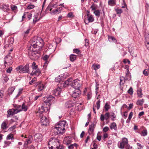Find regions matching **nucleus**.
<instances>
[{"mask_svg": "<svg viewBox=\"0 0 149 149\" xmlns=\"http://www.w3.org/2000/svg\"><path fill=\"white\" fill-rule=\"evenodd\" d=\"M44 45L43 40L41 38L35 37L31 40V48H33L34 49H37L40 50Z\"/></svg>", "mask_w": 149, "mask_h": 149, "instance_id": "1", "label": "nucleus"}, {"mask_svg": "<svg viewBox=\"0 0 149 149\" xmlns=\"http://www.w3.org/2000/svg\"><path fill=\"white\" fill-rule=\"evenodd\" d=\"M63 84V86L64 87L71 85L75 89H79L82 85V82L77 79L72 81V79L70 78L64 81Z\"/></svg>", "mask_w": 149, "mask_h": 149, "instance_id": "2", "label": "nucleus"}, {"mask_svg": "<svg viewBox=\"0 0 149 149\" xmlns=\"http://www.w3.org/2000/svg\"><path fill=\"white\" fill-rule=\"evenodd\" d=\"M66 122L65 121H61L55 125V127L53 129L52 132L53 135H56L60 134H62L64 132L65 127L66 125Z\"/></svg>", "mask_w": 149, "mask_h": 149, "instance_id": "3", "label": "nucleus"}, {"mask_svg": "<svg viewBox=\"0 0 149 149\" xmlns=\"http://www.w3.org/2000/svg\"><path fill=\"white\" fill-rule=\"evenodd\" d=\"M54 100V97L52 95H50L47 98L45 102L46 105H47L48 107H45L44 106H42L39 107V112L42 113L43 112L49 113V106L51 105L53 101Z\"/></svg>", "mask_w": 149, "mask_h": 149, "instance_id": "4", "label": "nucleus"}, {"mask_svg": "<svg viewBox=\"0 0 149 149\" xmlns=\"http://www.w3.org/2000/svg\"><path fill=\"white\" fill-rule=\"evenodd\" d=\"M37 49H34L33 48L30 47L28 49V54L29 58L32 60H36L40 56V51Z\"/></svg>", "mask_w": 149, "mask_h": 149, "instance_id": "5", "label": "nucleus"}, {"mask_svg": "<svg viewBox=\"0 0 149 149\" xmlns=\"http://www.w3.org/2000/svg\"><path fill=\"white\" fill-rule=\"evenodd\" d=\"M16 69L17 71L20 73H28L29 72V64H26L24 66L22 65L19 66L16 68Z\"/></svg>", "mask_w": 149, "mask_h": 149, "instance_id": "6", "label": "nucleus"}, {"mask_svg": "<svg viewBox=\"0 0 149 149\" xmlns=\"http://www.w3.org/2000/svg\"><path fill=\"white\" fill-rule=\"evenodd\" d=\"M39 113H40V117L41 125L45 126L47 125L49 123L48 119L45 116H42L41 115L42 113H43V115H45V113H47V114H48L49 113L45 112L42 113H41L39 112Z\"/></svg>", "mask_w": 149, "mask_h": 149, "instance_id": "7", "label": "nucleus"}, {"mask_svg": "<svg viewBox=\"0 0 149 149\" xmlns=\"http://www.w3.org/2000/svg\"><path fill=\"white\" fill-rule=\"evenodd\" d=\"M94 20L93 16L91 15L88 16H84V21L85 23L88 24L89 23L92 22Z\"/></svg>", "mask_w": 149, "mask_h": 149, "instance_id": "8", "label": "nucleus"}, {"mask_svg": "<svg viewBox=\"0 0 149 149\" xmlns=\"http://www.w3.org/2000/svg\"><path fill=\"white\" fill-rule=\"evenodd\" d=\"M128 143V141L127 139L126 138H123L122 141L120 143V145L119 147L121 149H123L124 148L127 144Z\"/></svg>", "mask_w": 149, "mask_h": 149, "instance_id": "9", "label": "nucleus"}, {"mask_svg": "<svg viewBox=\"0 0 149 149\" xmlns=\"http://www.w3.org/2000/svg\"><path fill=\"white\" fill-rule=\"evenodd\" d=\"M42 138L43 136L40 133L36 134L34 136V140L37 142H39L41 141Z\"/></svg>", "mask_w": 149, "mask_h": 149, "instance_id": "10", "label": "nucleus"}, {"mask_svg": "<svg viewBox=\"0 0 149 149\" xmlns=\"http://www.w3.org/2000/svg\"><path fill=\"white\" fill-rule=\"evenodd\" d=\"M13 63V61L11 57H10L9 58L6 57L4 59V64L6 67V64L8 65H9L12 64Z\"/></svg>", "mask_w": 149, "mask_h": 149, "instance_id": "11", "label": "nucleus"}, {"mask_svg": "<svg viewBox=\"0 0 149 149\" xmlns=\"http://www.w3.org/2000/svg\"><path fill=\"white\" fill-rule=\"evenodd\" d=\"M81 93V91L80 89H75L72 93L71 95L72 97L76 98L79 97V95Z\"/></svg>", "mask_w": 149, "mask_h": 149, "instance_id": "12", "label": "nucleus"}, {"mask_svg": "<svg viewBox=\"0 0 149 149\" xmlns=\"http://www.w3.org/2000/svg\"><path fill=\"white\" fill-rule=\"evenodd\" d=\"M20 112V111H18L17 109H10L8 111V116L10 117V116H13L15 114H16Z\"/></svg>", "mask_w": 149, "mask_h": 149, "instance_id": "13", "label": "nucleus"}, {"mask_svg": "<svg viewBox=\"0 0 149 149\" xmlns=\"http://www.w3.org/2000/svg\"><path fill=\"white\" fill-rule=\"evenodd\" d=\"M41 73V71L38 68L36 69V70H33L31 73V74L32 75H35L37 76H38Z\"/></svg>", "mask_w": 149, "mask_h": 149, "instance_id": "14", "label": "nucleus"}, {"mask_svg": "<svg viewBox=\"0 0 149 149\" xmlns=\"http://www.w3.org/2000/svg\"><path fill=\"white\" fill-rule=\"evenodd\" d=\"M95 126V125L94 123H92L89 125V127L88 131V133L89 134H91L93 133L94 128Z\"/></svg>", "mask_w": 149, "mask_h": 149, "instance_id": "15", "label": "nucleus"}, {"mask_svg": "<svg viewBox=\"0 0 149 149\" xmlns=\"http://www.w3.org/2000/svg\"><path fill=\"white\" fill-rule=\"evenodd\" d=\"M61 90L60 88H58L55 89L52 92L53 94L56 96H58L60 95Z\"/></svg>", "mask_w": 149, "mask_h": 149, "instance_id": "16", "label": "nucleus"}, {"mask_svg": "<svg viewBox=\"0 0 149 149\" xmlns=\"http://www.w3.org/2000/svg\"><path fill=\"white\" fill-rule=\"evenodd\" d=\"M56 143L55 140L53 139V138H51L49 140L48 143L49 147L50 149H53V146H51V145H52V143Z\"/></svg>", "mask_w": 149, "mask_h": 149, "instance_id": "17", "label": "nucleus"}, {"mask_svg": "<svg viewBox=\"0 0 149 149\" xmlns=\"http://www.w3.org/2000/svg\"><path fill=\"white\" fill-rule=\"evenodd\" d=\"M28 138V139L27 141H25L24 143V145L25 146H27L28 144L31 143L32 141L33 137L31 136H29Z\"/></svg>", "mask_w": 149, "mask_h": 149, "instance_id": "18", "label": "nucleus"}, {"mask_svg": "<svg viewBox=\"0 0 149 149\" xmlns=\"http://www.w3.org/2000/svg\"><path fill=\"white\" fill-rule=\"evenodd\" d=\"M49 55H45L43 57V60L45 61V62L44 63V65L43 66L44 67H45H45H46L47 65L48 64L47 61V60L49 58Z\"/></svg>", "mask_w": 149, "mask_h": 149, "instance_id": "19", "label": "nucleus"}, {"mask_svg": "<svg viewBox=\"0 0 149 149\" xmlns=\"http://www.w3.org/2000/svg\"><path fill=\"white\" fill-rule=\"evenodd\" d=\"M8 122L6 121H3L1 125V128L2 130H5L7 129L8 127L7 126Z\"/></svg>", "mask_w": 149, "mask_h": 149, "instance_id": "20", "label": "nucleus"}, {"mask_svg": "<svg viewBox=\"0 0 149 149\" xmlns=\"http://www.w3.org/2000/svg\"><path fill=\"white\" fill-rule=\"evenodd\" d=\"M110 128L112 129H114V130H117V128L116 127V123L113 122L111 123L110 125Z\"/></svg>", "mask_w": 149, "mask_h": 149, "instance_id": "21", "label": "nucleus"}, {"mask_svg": "<svg viewBox=\"0 0 149 149\" xmlns=\"http://www.w3.org/2000/svg\"><path fill=\"white\" fill-rule=\"evenodd\" d=\"M108 4L111 6L115 5L116 4V0H109L108 2Z\"/></svg>", "mask_w": 149, "mask_h": 149, "instance_id": "22", "label": "nucleus"}, {"mask_svg": "<svg viewBox=\"0 0 149 149\" xmlns=\"http://www.w3.org/2000/svg\"><path fill=\"white\" fill-rule=\"evenodd\" d=\"M66 107L67 108H70L73 106L71 101H68L65 103Z\"/></svg>", "mask_w": 149, "mask_h": 149, "instance_id": "23", "label": "nucleus"}, {"mask_svg": "<svg viewBox=\"0 0 149 149\" xmlns=\"http://www.w3.org/2000/svg\"><path fill=\"white\" fill-rule=\"evenodd\" d=\"M15 89V88L13 87L9 88L8 90V94L9 95L11 94L14 91Z\"/></svg>", "mask_w": 149, "mask_h": 149, "instance_id": "24", "label": "nucleus"}, {"mask_svg": "<svg viewBox=\"0 0 149 149\" xmlns=\"http://www.w3.org/2000/svg\"><path fill=\"white\" fill-rule=\"evenodd\" d=\"M100 66L99 64H93L92 65V67L95 70H96L97 69L100 68Z\"/></svg>", "mask_w": 149, "mask_h": 149, "instance_id": "25", "label": "nucleus"}, {"mask_svg": "<svg viewBox=\"0 0 149 149\" xmlns=\"http://www.w3.org/2000/svg\"><path fill=\"white\" fill-rule=\"evenodd\" d=\"M70 61L73 62L76 59V56L74 54H72L70 55Z\"/></svg>", "mask_w": 149, "mask_h": 149, "instance_id": "26", "label": "nucleus"}, {"mask_svg": "<svg viewBox=\"0 0 149 149\" xmlns=\"http://www.w3.org/2000/svg\"><path fill=\"white\" fill-rule=\"evenodd\" d=\"M144 102V100L143 99L139 100L137 101L136 104L138 105L141 106L143 104Z\"/></svg>", "mask_w": 149, "mask_h": 149, "instance_id": "27", "label": "nucleus"}, {"mask_svg": "<svg viewBox=\"0 0 149 149\" xmlns=\"http://www.w3.org/2000/svg\"><path fill=\"white\" fill-rule=\"evenodd\" d=\"M14 107L15 108V109H17L18 111H22V109H19L21 108V106L20 105L14 104Z\"/></svg>", "mask_w": 149, "mask_h": 149, "instance_id": "28", "label": "nucleus"}, {"mask_svg": "<svg viewBox=\"0 0 149 149\" xmlns=\"http://www.w3.org/2000/svg\"><path fill=\"white\" fill-rule=\"evenodd\" d=\"M94 13L97 17H99L100 15V10H95L94 12Z\"/></svg>", "mask_w": 149, "mask_h": 149, "instance_id": "29", "label": "nucleus"}, {"mask_svg": "<svg viewBox=\"0 0 149 149\" xmlns=\"http://www.w3.org/2000/svg\"><path fill=\"white\" fill-rule=\"evenodd\" d=\"M137 94L138 96L139 97H142V90L141 89H139L137 91Z\"/></svg>", "mask_w": 149, "mask_h": 149, "instance_id": "30", "label": "nucleus"}, {"mask_svg": "<svg viewBox=\"0 0 149 149\" xmlns=\"http://www.w3.org/2000/svg\"><path fill=\"white\" fill-rule=\"evenodd\" d=\"M44 86L42 84H40L38 86V91H41L44 88Z\"/></svg>", "mask_w": 149, "mask_h": 149, "instance_id": "31", "label": "nucleus"}, {"mask_svg": "<svg viewBox=\"0 0 149 149\" xmlns=\"http://www.w3.org/2000/svg\"><path fill=\"white\" fill-rule=\"evenodd\" d=\"M60 8L59 9H57L55 10H54L53 12V13L54 14H58L61 13Z\"/></svg>", "mask_w": 149, "mask_h": 149, "instance_id": "32", "label": "nucleus"}, {"mask_svg": "<svg viewBox=\"0 0 149 149\" xmlns=\"http://www.w3.org/2000/svg\"><path fill=\"white\" fill-rule=\"evenodd\" d=\"M145 42H149V34L146 33L145 35Z\"/></svg>", "mask_w": 149, "mask_h": 149, "instance_id": "33", "label": "nucleus"}, {"mask_svg": "<svg viewBox=\"0 0 149 149\" xmlns=\"http://www.w3.org/2000/svg\"><path fill=\"white\" fill-rule=\"evenodd\" d=\"M21 108L22 109V110H24L25 111H26L28 109L27 107L25 105L24 103L22 104Z\"/></svg>", "mask_w": 149, "mask_h": 149, "instance_id": "34", "label": "nucleus"}, {"mask_svg": "<svg viewBox=\"0 0 149 149\" xmlns=\"http://www.w3.org/2000/svg\"><path fill=\"white\" fill-rule=\"evenodd\" d=\"M104 109L106 111H107L109 109L110 107V105H109L107 103H106L104 106Z\"/></svg>", "mask_w": 149, "mask_h": 149, "instance_id": "35", "label": "nucleus"}, {"mask_svg": "<svg viewBox=\"0 0 149 149\" xmlns=\"http://www.w3.org/2000/svg\"><path fill=\"white\" fill-rule=\"evenodd\" d=\"M13 135L11 134H8L7 136L6 139L7 140L13 139L14 138L13 136Z\"/></svg>", "mask_w": 149, "mask_h": 149, "instance_id": "36", "label": "nucleus"}, {"mask_svg": "<svg viewBox=\"0 0 149 149\" xmlns=\"http://www.w3.org/2000/svg\"><path fill=\"white\" fill-rule=\"evenodd\" d=\"M128 93L130 95H132L133 93V91L132 87H130L127 91Z\"/></svg>", "mask_w": 149, "mask_h": 149, "instance_id": "37", "label": "nucleus"}, {"mask_svg": "<svg viewBox=\"0 0 149 149\" xmlns=\"http://www.w3.org/2000/svg\"><path fill=\"white\" fill-rule=\"evenodd\" d=\"M8 42L9 44V45H11L14 42V39L12 38H10L8 41Z\"/></svg>", "mask_w": 149, "mask_h": 149, "instance_id": "38", "label": "nucleus"}, {"mask_svg": "<svg viewBox=\"0 0 149 149\" xmlns=\"http://www.w3.org/2000/svg\"><path fill=\"white\" fill-rule=\"evenodd\" d=\"M73 52L77 54H79L81 53L80 51L78 49H75L73 50Z\"/></svg>", "mask_w": 149, "mask_h": 149, "instance_id": "39", "label": "nucleus"}, {"mask_svg": "<svg viewBox=\"0 0 149 149\" xmlns=\"http://www.w3.org/2000/svg\"><path fill=\"white\" fill-rule=\"evenodd\" d=\"M109 39L110 40H111L115 43L116 42L117 40L116 39L113 37L110 36L109 37Z\"/></svg>", "mask_w": 149, "mask_h": 149, "instance_id": "40", "label": "nucleus"}, {"mask_svg": "<svg viewBox=\"0 0 149 149\" xmlns=\"http://www.w3.org/2000/svg\"><path fill=\"white\" fill-rule=\"evenodd\" d=\"M143 73L145 76H148V69L144 70L143 72Z\"/></svg>", "mask_w": 149, "mask_h": 149, "instance_id": "41", "label": "nucleus"}, {"mask_svg": "<svg viewBox=\"0 0 149 149\" xmlns=\"http://www.w3.org/2000/svg\"><path fill=\"white\" fill-rule=\"evenodd\" d=\"M8 6L7 5H4L2 7V9L4 11H6L8 9Z\"/></svg>", "mask_w": 149, "mask_h": 149, "instance_id": "42", "label": "nucleus"}, {"mask_svg": "<svg viewBox=\"0 0 149 149\" xmlns=\"http://www.w3.org/2000/svg\"><path fill=\"white\" fill-rule=\"evenodd\" d=\"M142 135L143 136H145L147 135V132L146 130H143L142 131Z\"/></svg>", "mask_w": 149, "mask_h": 149, "instance_id": "43", "label": "nucleus"}, {"mask_svg": "<svg viewBox=\"0 0 149 149\" xmlns=\"http://www.w3.org/2000/svg\"><path fill=\"white\" fill-rule=\"evenodd\" d=\"M93 148H92L94 149H97L98 148V146L96 144L95 142V141H93Z\"/></svg>", "mask_w": 149, "mask_h": 149, "instance_id": "44", "label": "nucleus"}, {"mask_svg": "<svg viewBox=\"0 0 149 149\" xmlns=\"http://www.w3.org/2000/svg\"><path fill=\"white\" fill-rule=\"evenodd\" d=\"M125 78L124 77H121L120 78V84H121V83H122V84H123L125 82Z\"/></svg>", "mask_w": 149, "mask_h": 149, "instance_id": "45", "label": "nucleus"}, {"mask_svg": "<svg viewBox=\"0 0 149 149\" xmlns=\"http://www.w3.org/2000/svg\"><path fill=\"white\" fill-rule=\"evenodd\" d=\"M115 10L116 11L117 13L118 14H120L123 12V10L121 9L117 8L115 9Z\"/></svg>", "mask_w": 149, "mask_h": 149, "instance_id": "46", "label": "nucleus"}, {"mask_svg": "<svg viewBox=\"0 0 149 149\" xmlns=\"http://www.w3.org/2000/svg\"><path fill=\"white\" fill-rule=\"evenodd\" d=\"M87 99L88 100H89L92 97V93L91 92L88 93L87 95Z\"/></svg>", "mask_w": 149, "mask_h": 149, "instance_id": "47", "label": "nucleus"}, {"mask_svg": "<svg viewBox=\"0 0 149 149\" xmlns=\"http://www.w3.org/2000/svg\"><path fill=\"white\" fill-rule=\"evenodd\" d=\"M96 107L97 108V110L99 109L100 107V100L96 102Z\"/></svg>", "mask_w": 149, "mask_h": 149, "instance_id": "48", "label": "nucleus"}, {"mask_svg": "<svg viewBox=\"0 0 149 149\" xmlns=\"http://www.w3.org/2000/svg\"><path fill=\"white\" fill-rule=\"evenodd\" d=\"M34 5L32 4H30L29 5L27 6V8L29 9H31L33 8L34 7Z\"/></svg>", "mask_w": 149, "mask_h": 149, "instance_id": "49", "label": "nucleus"}, {"mask_svg": "<svg viewBox=\"0 0 149 149\" xmlns=\"http://www.w3.org/2000/svg\"><path fill=\"white\" fill-rule=\"evenodd\" d=\"M36 77H34L29 82V83L31 85L34 82H35V81H36Z\"/></svg>", "mask_w": 149, "mask_h": 149, "instance_id": "50", "label": "nucleus"}, {"mask_svg": "<svg viewBox=\"0 0 149 149\" xmlns=\"http://www.w3.org/2000/svg\"><path fill=\"white\" fill-rule=\"evenodd\" d=\"M47 47H48V49H52L53 50H54V47H53V46L52 44H49L47 46Z\"/></svg>", "mask_w": 149, "mask_h": 149, "instance_id": "51", "label": "nucleus"}, {"mask_svg": "<svg viewBox=\"0 0 149 149\" xmlns=\"http://www.w3.org/2000/svg\"><path fill=\"white\" fill-rule=\"evenodd\" d=\"M111 116L112 117V118H111V120L113 121L115 120V118H116V116L115 115L114 113H112L111 115Z\"/></svg>", "mask_w": 149, "mask_h": 149, "instance_id": "52", "label": "nucleus"}, {"mask_svg": "<svg viewBox=\"0 0 149 149\" xmlns=\"http://www.w3.org/2000/svg\"><path fill=\"white\" fill-rule=\"evenodd\" d=\"M123 3H122V5H123L122 6V8H125V7H127V6L125 1L124 0H123Z\"/></svg>", "mask_w": 149, "mask_h": 149, "instance_id": "53", "label": "nucleus"}, {"mask_svg": "<svg viewBox=\"0 0 149 149\" xmlns=\"http://www.w3.org/2000/svg\"><path fill=\"white\" fill-rule=\"evenodd\" d=\"M22 90L23 89H19L18 93L17 94V95L16 96V97H18L22 93Z\"/></svg>", "mask_w": 149, "mask_h": 149, "instance_id": "54", "label": "nucleus"}, {"mask_svg": "<svg viewBox=\"0 0 149 149\" xmlns=\"http://www.w3.org/2000/svg\"><path fill=\"white\" fill-rule=\"evenodd\" d=\"M109 113H106L105 115L106 120H107L109 118Z\"/></svg>", "mask_w": 149, "mask_h": 149, "instance_id": "55", "label": "nucleus"}, {"mask_svg": "<svg viewBox=\"0 0 149 149\" xmlns=\"http://www.w3.org/2000/svg\"><path fill=\"white\" fill-rule=\"evenodd\" d=\"M12 70V67L8 68L6 70L7 72L8 73H10Z\"/></svg>", "mask_w": 149, "mask_h": 149, "instance_id": "56", "label": "nucleus"}, {"mask_svg": "<svg viewBox=\"0 0 149 149\" xmlns=\"http://www.w3.org/2000/svg\"><path fill=\"white\" fill-rule=\"evenodd\" d=\"M132 148V146L128 144V143L125 146V148L126 149H131Z\"/></svg>", "mask_w": 149, "mask_h": 149, "instance_id": "57", "label": "nucleus"}, {"mask_svg": "<svg viewBox=\"0 0 149 149\" xmlns=\"http://www.w3.org/2000/svg\"><path fill=\"white\" fill-rule=\"evenodd\" d=\"M109 130V128L107 127H105L103 128V131L104 132L107 131Z\"/></svg>", "mask_w": 149, "mask_h": 149, "instance_id": "58", "label": "nucleus"}, {"mask_svg": "<svg viewBox=\"0 0 149 149\" xmlns=\"http://www.w3.org/2000/svg\"><path fill=\"white\" fill-rule=\"evenodd\" d=\"M133 114V113L132 112H131L130 113L129 115V116H128V119H129V120H131V118Z\"/></svg>", "mask_w": 149, "mask_h": 149, "instance_id": "59", "label": "nucleus"}, {"mask_svg": "<svg viewBox=\"0 0 149 149\" xmlns=\"http://www.w3.org/2000/svg\"><path fill=\"white\" fill-rule=\"evenodd\" d=\"M11 8L12 10H15L17 9V7L15 5H13L11 6Z\"/></svg>", "mask_w": 149, "mask_h": 149, "instance_id": "60", "label": "nucleus"}, {"mask_svg": "<svg viewBox=\"0 0 149 149\" xmlns=\"http://www.w3.org/2000/svg\"><path fill=\"white\" fill-rule=\"evenodd\" d=\"M85 44L84 45L85 46L87 47L88 45V40L87 39H86L85 40Z\"/></svg>", "mask_w": 149, "mask_h": 149, "instance_id": "61", "label": "nucleus"}, {"mask_svg": "<svg viewBox=\"0 0 149 149\" xmlns=\"http://www.w3.org/2000/svg\"><path fill=\"white\" fill-rule=\"evenodd\" d=\"M137 145L139 147L138 148V149H141L143 148V146H142L140 143H136Z\"/></svg>", "mask_w": 149, "mask_h": 149, "instance_id": "62", "label": "nucleus"}, {"mask_svg": "<svg viewBox=\"0 0 149 149\" xmlns=\"http://www.w3.org/2000/svg\"><path fill=\"white\" fill-rule=\"evenodd\" d=\"M38 15L35 16V17L34 18L33 20V22L34 23H35L36 22H37L38 20L37 19Z\"/></svg>", "mask_w": 149, "mask_h": 149, "instance_id": "63", "label": "nucleus"}, {"mask_svg": "<svg viewBox=\"0 0 149 149\" xmlns=\"http://www.w3.org/2000/svg\"><path fill=\"white\" fill-rule=\"evenodd\" d=\"M146 10L148 11H149V5L148 4H146Z\"/></svg>", "mask_w": 149, "mask_h": 149, "instance_id": "64", "label": "nucleus"}]
</instances>
